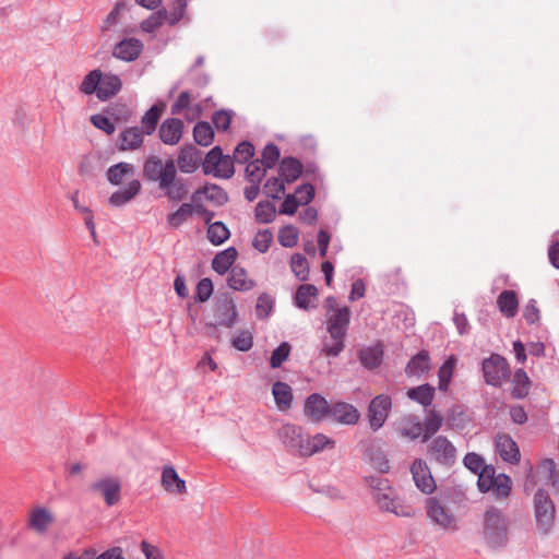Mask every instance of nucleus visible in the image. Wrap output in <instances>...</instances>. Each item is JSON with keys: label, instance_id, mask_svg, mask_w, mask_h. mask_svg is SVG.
<instances>
[{"label": "nucleus", "instance_id": "1", "mask_svg": "<svg viewBox=\"0 0 559 559\" xmlns=\"http://www.w3.org/2000/svg\"><path fill=\"white\" fill-rule=\"evenodd\" d=\"M121 87L122 82L118 75L94 69L83 78L79 91L84 95L96 94L100 102H106L115 97Z\"/></svg>", "mask_w": 559, "mask_h": 559}, {"label": "nucleus", "instance_id": "2", "mask_svg": "<svg viewBox=\"0 0 559 559\" xmlns=\"http://www.w3.org/2000/svg\"><path fill=\"white\" fill-rule=\"evenodd\" d=\"M350 312L347 307L336 309L326 321V329L332 343L325 342L322 353L328 357H336L344 349V338L349 325Z\"/></svg>", "mask_w": 559, "mask_h": 559}, {"label": "nucleus", "instance_id": "3", "mask_svg": "<svg viewBox=\"0 0 559 559\" xmlns=\"http://www.w3.org/2000/svg\"><path fill=\"white\" fill-rule=\"evenodd\" d=\"M509 523L504 514L496 509L489 508L483 518V535L486 543L491 547L502 546L508 540Z\"/></svg>", "mask_w": 559, "mask_h": 559}, {"label": "nucleus", "instance_id": "4", "mask_svg": "<svg viewBox=\"0 0 559 559\" xmlns=\"http://www.w3.org/2000/svg\"><path fill=\"white\" fill-rule=\"evenodd\" d=\"M534 518L539 534L548 535L555 528L556 507L547 490L539 488L533 497Z\"/></svg>", "mask_w": 559, "mask_h": 559}, {"label": "nucleus", "instance_id": "5", "mask_svg": "<svg viewBox=\"0 0 559 559\" xmlns=\"http://www.w3.org/2000/svg\"><path fill=\"white\" fill-rule=\"evenodd\" d=\"M427 518L430 522L445 532H454L459 528L457 519L451 509L436 497L428 498L425 504Z\"/></svg>", "mask_w": 559, "mask_h": 559}, {"label": "nucleus", "instance_id": "6", "mask_svg": "<svg viewBox=\"0 0 559 559\" xmlns=\"http://www.w3.org/2000/svg\"><path fill=\"white\" fill-rule=\"evenodd\" d=\"M478 487L480 491L492 493L497 498H507L511 492V479L506 474L496 475L495 468L487 466L478 473Z\"/></svg>", "mask_w": 559, "mask_h": 559}, {"label": "nucleus", "instance_id": "7", "mask_svg": "<svg viewBox=\"0 0 559 559\" xmlns=\"http://www.w3.org/2000/svg\"><path fill=\"white\" fill-rule=\"evenodd\" d=\"M176 165L173 159L166 163L157 156H150L143 165V176L148 181L158 182L159 188L167 185L168 180L176 176Z\"/></svg>", "mask_w": 559, "mask_h": 559}, {"label": "nucleus", "instance_id": "8", "mask_svg": "<svg viewBox=\"0 0 559 559\" xmlns=\"http://www.w3.org/2000/svg\"><path fill=\"white\" fill-rule=\"evenodd\" d=\"M203 170L215 177L230 178L234 175V162L228 155H223L222 150L216 146L206 154Z\"/></svg>", "mask_w": 559, "mask_h": 559}, {"label": "nucleus", "instance_id": "9", "mask_svg": "<svg viewBox=\"0 0 559 559\" xmlns=\"http://www.w3.org/2000/svg\"><path fill=\"white\" fill-rule=\"evenodd\" d=\"M427 455L438 464L451 466L456 460V449L447 437L438 436L428 443Z\"/></svg>", "mask_w": 559, "mask_h": 559}, {"label": "nucleus", "instance_id": "10", "mask_svg": "<svg viewBox=\"0 0 559 559\" xmlns=\"http://www.w3.org/2000/svg\"><path fill=\"white\" fill-rule=\"evenodd\" d=\"M483 372L485 381L495 386L501 385L510 377V368L507 360L497 354L483 361Z\"/></svg>", "mask_w": 559, "mask_h": 559}, {"label": "nucleus", "instance_id": "11", "mask_svg": "<svg viewBox=\"0 0 559 559\" xmlns=\"http://www.w3.org/2000/svg\"><path fill=\"white\" fill-rule=\"evenodd\" d=\"M391 406V397L385 394H380L370 402L368 408V419L370 428L373 431L379 430L384 425Z\"/></svg>", "mask_w": 559, "mask_h": 559}, {"label": "nucleus", "instance_id": "12", "mask_svg": "<svg viewBox=\"0 0 559 559\" xmlns=\"http://www.w3.org/2000/svg\"><path fill=\"white\" fill-rule=\"evenodd\" d=\"M411 473L416 487L421 492L430 495L436 490V480L426 461L416 459L411 466Z\"/></svg>", "mask_w": 559, "mask_h": 559}, {"label": "nucleus", "instance_id": "13", "mask_svg": "<svg viewBox=\"0 0 559 559\" xmlns=\"http://www.w3.org/2000/svg\"><path fill=\"white\" fill-rule=\"evenodd\" d=\"M91 490L100 495L107 506H114L120 500L121 481L118 477H104L93 483Z\"/></svg>", "mask_w": 559, "mask_h": 559}, {"label": "nucleus", "instance_id": "14", "mask_svg": "<svg viewBox=\"0 0 559 559\" xmlns=\"http://www.w3.org/2000/svg\"><path fill=\"white\" fill-rule=\"evenodd\" d=\"M56 521L55 513L46 507H35L28 513L27 524L38 535H45Z\"/></svg>", "mask_w": 559, "mask_h": 559}, {"label": "nucleus", "instance_id": "15", "mask_svg": "<svg viewBox=\"0 0 559 559\" xmlns=\"http://www.w3.org/2000/svg\"><path fill=\"white\" fill-rule=\"evenodd\" d=\"M395 430L401 438L413 441L423 438L424 426L417 415L406 414L396 419Z\"/></svg>", "mask_w": 559, "mask_h": 559}, {"label": "nucleus", "instance_id": "16", "mask_svg": "<svg viewBox=\"0 0 559 559\" xmlns=\"http://www.w3.org/2000/svg\"><path fill=\"white\" fill-rule=\"evenodd\" d=\"M293 445L297 447V452L302 456H310L325 448H334L335 441L322 433H317L313 437L298 439Z\"/></svg>", "mask_w": 559, "mask_h": 559}, {"label": "nucleus", "instance_id": "17", "mask_svg": "<svg viewBox=\"0 0 559 559\" xmlns=\"http://www.w3.org/2000/svg\"><path fill=\"white\" fill-rule=\"evenodd\" d=\"M183 133V122L177 118L165 119L158 129L160 141L166 145H176L180 142Z\"/></svg>", "mask_w": 559, "mask_h": 559}, {"label": "nucleus", "instance_id": "18", "mask_svg": "<svg viewBox=\"0 0 559 559\" xmlns=\"http://www.w3.org/2000/svg\"><path fill=\"white\" fill-rule=\"evenodd\" d=\"M143 44L136 38H126L119 41L112 50V56L122 61L131 62L139 58Z\"/></svg>", "mask_w": 559, "mask_h": 559}, {"label": "nucleus", "instance_id": "19", "mask_svg": "<svg viewBox=\"0 0 559 559\" xmlns=\"http://www.w3.org/2000/svg\"><path fill=\"white\" fill-rule=\"evenodd\" d=\"M330 409L328 401L318 393L309 395L304 405L305 415L314 421H320L329 415Z\"/></svg>", "mask_w": 559, "mask_h": 559}, {"label": "nucleus", "instance_id": "20", "mask_svg": "<svg viewBox=\"0 0 559 559\" xmlns=\"http://www.w3.org/2000/svg\"><path fill=\"white\" fill-rule=\"evenodd\" d=\"M335 421L343 425H355L360 418L358 409L352 404L338 402L334 404L329 414Z\"/></svg>", "mask_w": 559, "mask_h": 559}, {"label": "nucleus", "instance_id": "21", "mask_svg": "<svg viewBox=\"0 0 559 559\" xmlns=\"http://www.w3.org/2000/svg\"><path fill=\"white\" fill-rule=\"evenodd\" d=\"M496 448L501 459L511 464L520 461V450L518 444L508 435L500 433L496 437Z\"/></svg>", "mask_w": 559, "mask_h": 559}, {"label": "nucleus", "instance_id": "22", "mask_svg": "<svg viewBox=\"0 0 559 559\" xmlns=\"http://www.w3.org/2000/svg\"><path fill=\"white\" fill-rule=\"evenodd\" d=\"M202 154L195 147L183 146L177 157V165L181 173L191 174L197 170L201 163Z\"/></svg>", "mask_w": 559, "mask_h": 559}, {"label": "nucleus", "instance_id": "23", "mask_svg": "<svg viewBox=\"0 0 559 559\" xmlns=\"http://www.w3.org/2000/svg\"><path fill=\"white\" fill-rule=\"evenodd\" d=\"M160 483L169 493L183 495L187 492L186 481L179 477L173 466H165L162 471Z\"/></svg>", "mask_w": 559, "mask_h": 559}, {"label": "nucleus", "instance_id": "24", "mask_svg": "<svg viewBox=\"0 0 559 559\" xmlns=\"http://www.w3.org/2000/svg\"><path fill=\"white\" fill-rule=\"evenodd\" d=\"M318 289L312 284L300 285L295 294V304L298 308L309 310L317 307Z\"/></svg>", "mask_w": 559, "mask_h": 559}, {"label": "nucleus", "instance_id": "25", "mask_svg": "<svg viewBox=\"0 0 559 559\" xmlns=\"http://www.w3.org/2000/svg\"><path fill=\"white\" fill-rule=\"evenodd\" d=\"M372 488L373 499L378 507L383 511H388L396 497L394 489L383 479L376 480V485H372Z\"/></svg>", "mask_w": 559, "mask_h": 559}, {"label": "nucleus", "instance_id": "26", "mask_svg": "<svg viewBox=\"0 0 559 559\" xmlns=\"http://www.w3.org/2000/svg\"><path fill=\"white\" fill-rule=\"evenodd\" d=\"M228 285L235 290H251L255 286V281L252 280L247 271L240 266H234L230 269L228 275Z\"/></svg>", "mask_w": 559, "mask_h": 559}, {"label": "nucleus", "instance_id": "27", "mask_svg": "<svg viewBox=\"0 0 559 559\" xmlns=\"http://www.w3.org/2000/svg\"><path fill=\"white\" fill-rule=\"evenodd\" d=\"M141 191V182L138 179L129 181L124 189L114 192L108 202L111 206L119 207L134 199Z\"/></svg>", "mask_w": 559, "mask_h": 559}, {"label": "nucleus", "instance_id": "28", "mask_svg": "<svg viewBox=\"0 0 559 559\" xmlns=\"http://www.w3.org/2000/svg\"><path fill=\"white\" fill-rule=\"evenodd\" d=\"M430 370V358L427 350H420L407 364L405 373L408 377L420 378L423 374L428 373Z\"/></svg>", "mask_w": 559, "mask_h": 559}, {"label": "nucleus", "instance_id": "29", "mask_svg": "<svg viewBox=\"0 0 559 559\" xmlns=\"http://www.w3.org/2000/svg\"><path fill=\"white\" fill-rule=\"evenodd\" d=\"M383 346L381 343L365 347L359 350L358 358L361 365L368 369H374L382 362Z\"/></svg>", "mask_w": 559, "mask_h": 559}, {"label": "nucleus", "instance_id": "30", "mask_svg": "<svg viewBox=\"0 0 559 559\" xmlns=\"http://www.w3.org/2000/svg\"><path fill=\"white\" fill-rule=\"evenodd\" d=\"M120 151H135L143 144V132L138 127H130L120 133Z\"/></svg>", "mask_w": 559, "mask_h": 559}, {"label": "nucleus", "instance_id": "31", "mask_svg": "<svg viewBox=\"0 0 559 559\" xmlns=\"http://www.w3.org/2000/svg\"><path fill=\"white\" fill-rule=\"evenodd\" d=\"M272 394L280 411H287L290 408L293 403V392L287 383L282 381L275 382L272 388Z\"/></svg>", "mask_w": 559, "mask_h": 559}, {"label": "nucleus", "instance_id": "32", "mask_svg": "<svg viewBox=\"0 0 559 559\" xmlns=\"http://www.w3.org/2000/svg\"><path fill=\"white\" fill-rule=\"evenodd\" d=\"M499 310L507 318H513L518 312L519 300L513 290H503L497 298Z\"/></svg>", "mask_w": 559, "mask_h": 559}, {"label": "nucleus", "instance_id": "33", "mask_svg": "<svg viewBox=\"0 0 559 559\" xmlns=\"http://www.w3.org/2000/svg\"><path fill=\"white\" fill-rule=\"evenodd\" d=\"M237 255L238 252L233 247L217 253L212 261L213 270L221 275L225 274L233 266Z\"/></svg>", "mask_w": 559, "mask_h": 559}, {"label": "nucleus", "instance_id": "34", "mask_svg": "<svg viewBox=\"0 0 559 559\" xmlns=\"http://www.w3.org/2000/svg\"><path fill=\"white\" fill-rule=\"evenodd\" d=\"M301 173L302 165L298 159L286 157L281 162L280 174L286 182H294L300 177Z\"/></svg>", "mask_w": 559, "mask_h": 559}, {"label": "nucleus", "instance_id": "35", "mask_svg": "<svg viewBox=\"0 0 559 559\" xmlns=\"http://www.w3.org/2000/svg\"><path fill=\"white\" fill-rule=\"evenodd\" d=\"M407 396L421 404L423 406H429L435 397V388L428 383L421 384L417 388L409 389L407 391Z\"/></svg>", "mask_w": 559, "mask_h": 559}, {"label": "nucleus", "instance_id": "36", "mask_svg": "<svg viewBox=\"0 0 559 559\" xmlns=\"http://www.w3.org/2000/svg\"><path fill=\"white\" fill-rule=\"evenodd\" d=\"M133 171H134L133 165H131L129 163L121 162V163H118V164L109 167V169L107 170L106 177H107V180L111 185L118 186L123 181V179L126 177H128L129 175H132Z\"/></svg>", "mask_w": 559, "mask_h": 559}, {"label": "nucleus", "instance_id": "37", "mask_svg": "<svg viewBox=\"0 0 559 559\" xmlns=\"http://www.w3.org/2000/svg\"><path fill=\"white\" fill-rule=\"evenodd\" d=\"M197 192H201L202 198L216 206L225 204L228 200L227 193L216 185H205Z\"/></svg>", "mask_w": 559, "mask_h": 559}, {"label": "nucleus", "instance_id": "38", "mask_svg": "<svg viewBox=\"0 0 559 559\" xmlns=\"http://www.w3.org/2000/svg\"><path fill=\"white\" fill-rule=\"evenodd\" d=\"M456 364V357L451 355L443 365L439 368L438 379H439V390L447 392L452 380L454 373V367Z\"/></svg>", "mask_w": 559, "mask_h": 559}, {"label": "nucleus", "instance_id": "39", "mask_svg": "<svg viewBox=\"0 0 559 559\" xmlns=\"http://www.w3.org/2000/svg\"><path fill=\"white\" fill-rule=\"evenodd\" d=\"M443 419L440 416L438 412L435 409H431L426 415L425 421L423 423L424 426V433H423V441L426 442L429 440L431 436L437 433L440 428L442 427Z\"/></svg>", "mask_w": 559, "mask_h": 559}, {"label": "nucleus", "instance_id": "40", "mask_svg": "<svg viewBox=\"0 0 559 559\" xmlns=\"http://www.w3.org/2000/svg\"><path fill=\"white\" fill-rule=\"evenodd\" d=\"M206 236L214 246L224 243L230 236V231L223 222H214L207 227Z\"/></svg>", "mask_w": 559, "mask_h": 559}, {"label": "nucleus", "instance_id": "41", "mask_svg": "<svg viewBox=\"0 0 559 559\" xmlns=\"http://www.w3.org/2000/svg\"><path fill=\"white\" fill-rule=\"evenodd\" d=\"M168 181L169 182H167L165 186H162L160 189L166 191V195L169 200L180 201L186 198L188 189L181 179H177L176 176H173V178Z\"/></svg>", "mask_w": 559, "mask_h": 559}, {"label": "nucleus", "instance_id": "42", "mask_svg": "<svg viewBox=\"0 0 559 559\" xmlns=\"http://www.w3.org/2000/svg\"><path fill=\"white\" fill-rule=\"evenodd\" d=\"M218 311H219V323L221 324H223L227 328H231L236 323L238 314H237L236 305L231 299L224 300L219 305Z\"/></svg>", "mask_w": 559, "mask_h": 559}, {"label": "nucleus", "instance_id": "43", "mask_svg": "<svg viewBox=\"0 0 559 559\" xmlns=\"http://www.w3.org/2000/svg\"><path fill=\"white\" fill-rule=\"evenodd\" d=\"M290 269L294 275L300 282H305L309 277L310 269L307 258L300 253H295L290 259Z\"/></svg>", "mask_w": 559, "mask_h": 559}, {"label": "nucleus", "instance_id": "44", "mask_svg": "<svg viewBox=\"0 0 559 559\" xmlns=\"http://www.w3.org/2000/svg\"><path fill=\"white\" fill-rule=\"evenodd\" d=\"M190 215V204L189 203H182L175 212H171L166 217V223L168 228L170 229H177L179 228L183 223H186Z\"/></svg>", "mask_w": 559, "mask_h": 559}, {"label": "nucleus", "instance_id": "45", "mask_svg": "<svg viewBox=\"0 0 559 559\" xmlns=\"http://www.w3.org/2000/svg\"><path fill=\"white\" fill-rule=\"evenodd\" d=\"M162 112L163 107L154 105L144 114V116L141 119V123L145 134L151 135L155 131Z\"/></svg>", "mask_w": 559, "mask_h": 559}, {"label": "nucleus", "instance_id": "46", "mask_svg": "<svg viewBox=\"0 0 559 559\" xmlns=\"http://www.w3.org/2000/svg\"><path fill=\"white\" fill-rule=\"evenodd\" d=\"M193 138L198 144L209 146L214 139V131L211 124L205 121L198 122L193 128Z\"/></svg>", "mask_w": 559, "mask_h": 559}, {"label": "nucleus", "instance_id": "47", "mask_svg": "<svg viewBox=\"0 0 559 559\" xmlns=\"http://www.w3.org/2000/svg\"><path fill=\"white\" fill-rule=\"evenodd\" d=\"M530 379L523 369H518L513 376V396L522 399L528 394Z\"/></svg>", "mask_w": 559, "mask_h": 559}, {"label": "nucleus", "instance_id": "48", "mask_svg": "<svg viewBox=\"0 0 559 559\" xmlns=\"http://www.w3.org/2000/svg\"><path fill=\"white\" fill-rule=\"evenodd\" d=\"M277 239L281 246L285 248H293L298 243L299 230L293 225L283 226L278 230Z\"/></svg>", "mask_w": 559, "mask_h": 559}, {"label": "nucleus", "instance_id": "49", "mask_svg": "<svg viewBox=\"0 0 559 559\" xmlns=\"http://www.w3.org/2000/svg\"><path fill=\"white\" fill-rule=\"evenodd\" d=\"M276 215L275 205L269 201H261L255 207V219L259 223L267 224L274 221Z\"/></svg>", "mask_w": 559, "mask_h": 559}, {"label": "nucleus", "instance_id": "50", "mask_svg": "<svg viewBox=\"0 0 559 559\" xmlns=\"http://www.w3.org/2000/svg\"><path fill=\"white\" fill-rule=\"evenodd\" d=\"M540 469L548 475L552 491L559 497V469H556V463L551 459H546L542 462Z\"/></svg>", "mask_w": 559, "mask_h": 559}, {"label": "nucleus", "instance_id": "51", "mask_svg": "<svg viewBox=\"0 0 559 559\" xmlns=\"http://www.w3.org/2000/svg\"><path fill=\"white\" fill-rule=\"evenodd\" d=\"M186 9L187 0H174L171 10L169 12L166 10V23L176 25L183 17Z\"/></svg>", "mask_w": 559, "mask_h": 559}, {"label": "nucleus", "instance_id": "52", "mask_svg": "<svg viewBox=\"0 0 559 559\" xmlns=\"http://www.w3.org/2000/svg\"><path fill=\"white\" fill-rule=\"evenodd\" d=\"M281 436L285 444L297 452V447L293 445V443L298 442V439H304L300 428L294 425H285L281 429Z\"/></svg>", "mask_w": 559, "mask_h": 559}, {"label": "nucleus", "instance_id": "53", "mask_svg": "<svg viewBox=\"0 0 559 559\" xmlns=\"http://www.w3.org/2000/svg\"><path fill=\"white\" fill-rule=\"evenodd\" d=\"M273 242V234L270 229L259 230L253 240L252 246L261 253H265Z\"/></svg>", "mask_w": 559, "mask_h": 559}, {"label": "nucleus", "instance_id": "54", "mask_svg": "<svg viewBox=\"0 0 559 559\" xmlns=\"http://www.w3.org/2000/svg\"><path fill=\"white\" fill-rule=\"evenodd\" d=\"M165 16V9L158 10L157 12L153 13L150 17H147L141 23L142 31L146 33H153L155 29L162 26L163 23L166 22Z\"/></svg>", "mask_w": 559, "mask_h": 559}, {"label": "nucleus", "instance_id": "55", "mask_svg": "<svg viewBox=\"0 0 559 559\" xmlns=\"http://www.w3.org/2000/svg\"><path fill=\"white\" fill-rule=\"evenodd\" d=\"M285 186L282 178H270L264 185V192L273 199H281L284 194Z\"/></svg>", "mask_w": 559, "mask_h": 559}, {"label": "nucleus", "instance_id": "56", "mask_svg": "<svg viewBox=\"0 0 559 559\" xmlns=\"http://www.w3.org/2000/svg\"><path fill=\"white\" fill-rule=\"evenodd\" d=\"M290 345L286 342L275 348L271 355L270 364L272 368H278L288 358Z\"/></svg>", "mask_w": 559, "mask_h": 559}, {"label": "nucleus", "instance_id": "57", "mask_svg": "<svg viewBox=\"0 0 559 559\" xmlns=\"http://www.w3.org/2000/svg\"><path fill=\"white\" fill-rule=\"evenodd\" d=\"M388 512H391L397 516L411 518L415 514L412 506L402 501L397 496L394 498L393 503L389 508Z\"/></svg>", "mask_w": 559, "mask_h": 559}, {"label": "nucleus", "instance_id": "58", "mask_svg": "<svg viewBox=\"0 0 559 559\" xmlns=\"http://www.w3.org/2000/svg\"><path fill=\"white\" fill-rule=\"evenodd\" d=\"M280 158V150L275 144H267L262 152V164L266 168H273Z\"/></svg>", "mask_w": 559, "mask_h": 559}, {"label": "nucleus", "instance_id": "59", "mask_svg": "<svg viewBox=\"0 0 559 559\" xmlns=\"http://www.w3.org/2000/svg\"><path fill=\"white\" fill-rule=\"evenodd\" d=\"M254 154V147L249 142L238 144L235 150L234 158L240 164L248 162Z\"/></svg>", "mask_w": 559, "mask_h": 559}, {"label": "nucleus", "instance_id": "60", "mask_svg": "<svg viewBox=\"0 0 559 559\" xmlns=\"http://www.w3.org/2000/svg\"><path fill=\"white\" fill-rule=\"evenodd\" d=\"M253 345V337L249 331H240L233 340V346L241 352H248Z\"/></svg>", "mask_w": 559, "mask_h": 559}, {"label": "nucleus", "instance_id": "61", "mask_svg": "<svg viewBox=\"0 0 559 559\" xmlns=\"http://www.w3.org/2000/svg\"><path fill=\"white\" fill-rule=\"evenodd\" d=\"M213 293V283L210 278H202L197 285L195 299L200 302L206 301Z\"/></svg>", "mask_w": 559, "mask_h": 559}, {"label": "nucleus", "instance_id": "62", "mask_svg": "<svg viewBox=\"0 0 559 559\" xmlns=\"http://www.w3.org/2000/svg\"><path fill=\"white\" fill-rule=\"evenodd\" d=\"M91 122L94 127L105 131L107 134H112L116 130L114 122L106 116L97 114L91 117Z\"/></svg>", "mask_w": 559, "mask_h": 559}, {"label": "nucleus", "instance_id": "63", "mask_svg": "<svg viewBox=\"0 0 559 559\" xmlns=\"http://www.w3.org/2000/svg\"><path fill=\"white\" fill-rule=\"evenodd\" d=\"M265 165L257 159L247 166L246 173L252 182H259L265 174Z\"/></svg>", "mask_w": 559, "mask_h": 559}, {"label": "nucleus", "instance_id": "64", "mask_svg": "<svg viewBox=\"0 0 559 559\" xmlns=\"http://www.w3.org/2000/svg\"><path fill=\"white\" fill-rule=\"evenodd\" d=\"M212 121L218 131H226L231 123V115L226 110H218L213 115Z\"/></svg>", "mask_w": 559, "mask_h": 559}]
</instances>
